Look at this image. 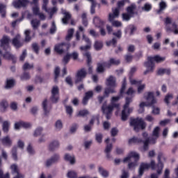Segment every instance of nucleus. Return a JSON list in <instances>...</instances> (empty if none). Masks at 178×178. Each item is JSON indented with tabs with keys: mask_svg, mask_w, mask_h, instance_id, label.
<instances>
[{
	"mask_svg": "<svg viewBox=\"0 0 178 178\" xmlns=\"http://www.w3.org/2000/svg\"><path fill=\"white\" fill-rule=\"evenodd\" d=\"M161 159H165V156H163V153L159 152L158 155V164L155 165V161L152 160L150 164L147 163H142L140 165L138 173L139 176L141 177L144 175L145 170H148L149 168L152 169V170H155L157 169L158 175H161L162 173V169H163V163L161 161Z\"/></svg>",
	"mask_w": 178,
	"mask_h": 178,
	"instance_id": "1",
	"label": "nucleus"
},
{
	"mask_svg": "<svg viewBox=\"0 0 178 178\" xmlns=\"http://www.w3.org/2000/svg\"><path fill=\"white\" fill-rule=\"evenodd\" d=\"M144 99L147 102H142L139 106L142 111H144V106H152V113L154 115H159L161 112V109L158 107H155L154 105L156 104V99L154 96L153 92H147L144 93L143 95Z\"/></svg>",
	"mask_w": 178,
	"mask_h": 178,
	"instance_id": "2",
	"label": "nucleus"
},
{
	"mask_svg": "<svg viewBox=\"0 0 178 178\" xmlns=\"http://www.w3.org/2000/svg\"><path fill=\"white\" fill-rule=\"evenodd\" d=\"M166 60V57H161L159 55H156L154 56H149L147 57V61L144 63V66L147 70L144 72V74H148V73H152L154 72V69L155 67V63H162V62H165Z\"/></svg>",
	"mask_w": 178,
	"mask_h": 178,
	"instance_id": "3",
	"label": "nucleus"
},
{
	"mask_svg": "<svg viewBox=\"0 0 178 178\" xmlns=\"http://www.w3.org/2000/svg\"><path fill=\"white\" fill-rule=\"evenodd\" d=\"M120 99V96L113 97L111 98V104L108 106L106 105V103H104L102 106V111L104 115H106V119H111L112 116V112H113V108H117L119 109V104H115V102H118Z\"/></svg>",
	"mask_w": 178,
	"mask_h": 178,
	"instance_id": "4",
	"label": "nucleus"
},
{
	"mask_svg": "<svg viewBox=\"0 0 178 178\" xmlns=\"http://www.w3.org/2000/svg\"><path fill=\"white\" fill-rule=\"evenodd\" d=\"M142 136L143 138H145V141L142 140V139H140L138 138L134 137L129 140V143L133 144V143H134L135 144H140L141 143H143V149L144 151H147L148 145L151 144V138H148V133L147 132H143Z\"/></svg>",
	"mask_w": 178,
	"mask_h": 178,
	"instance_id": "5",
	"label": "nucleus"
},
{
	"mask_svg": "<svg viewBox=\"0 0 178 178\" xmlns=\"http://www.w3.org/2000/svg\"><path fill=\"white\" fill-rule=\"evenodd\" d=\"M131 102H133V97H127L121 116V119L123 122H126V120H127V118H129V115L133 112V108H129Z\"/></svg>",
	"mask_w": 178,
	"mask_h": 178,
	"instance_id": "6",
	"label": "nucleus"
},
{
	"mask_svg": "<svg viewBox=\"0 0 178 178\" xmlns=\"http://www.w3.org/2000/svg\"><path fill=\"white\" fill-rule=\"evenodd\" d=\"M131 158L135 159L134 162H131L128 164L129 169H135L137 166V161L140 159V154L136 152H131L129 154L128 156L125 157L123 160L124 163L131 161Z\"/></svg>",
	"mask_w": 178,
	"mask_h": 178,
	"instance_id": "7",
	"label": "nucleus"
},
{
	"mask_svg": "<svg viewBox=\"0 0 178 178\" xmlns=\"http://www.w3.org/2000/svg\"><path fill=\"white\" fill-rule=\"evenodd\" d=\"M130 126H133L134 130L135 131H138L140 129L144 130V129H145V127H147V124H145L143 118H136L131 120Z\"/></svg>",
	"mask_w": 178,
	"mask_h": 178,
	"instance_id": "8",
	"label": "nucleus"
},
{
	"mask_svg": "<svg viewBox=\"0 0 178 178\" xmlns=\"http://www.w3.org/2000/svg\"><path fill=\"white\" fill-rule=\"evenodd\" d=\"M119 17V8L113 9V13L108 15V21L112 23L114 27H120L122 26V22L119 21H114L115 19Z\"/></svg>",
	"mask_w": 178,
	"mask_h": 178,
	"instance_id": "9",
	"label": "nucleus"
},
{
	"mask_svg": "<svg viewBox=\"0 0 178 178\" xmlns=\"http://www.w3.org/2000/svg\"><path fill=\"white\" fill-rule=\"evenodd\" d=\"M164 23L165 25V30L167 33H170L173 31L174 34H178V26L177 24H176V23H172V29L169 26V24H172V18L167 17L164 20Z\"/></svg>",
	"mask_w": 178,
	"mask_h": 178,
	"instance_id": "10",
	"label": "nucleus"
},
{
	"mask_svg": "<svg viewBox=\"0 0 178 178\" xmlns=\"http://www.w3.org/2000/svg\"><path fill=\"white\" fill-rule=\"evenodd\" d=\"M49 2V0H43V4L42 9V10H45L48 15H49V19H52V16L58 12V8L56 7H53L52 8H48L47 6H48V3Z\"/></svg>",
	"mask_w": 178,
	"mask_h": 178,
	"instance_id": "11",
	"label": "nucleus"
},
{
	"mask_svg": "<svg viewBox=\"0 0 178 178\" xmlns=\"http://www.w3.org/2000/svg\"><path fill=\"white\" fill-rule=\"evenodd\" d=\"M50 101L53 104H56L59 101V88L58 86H54L52 88Z\"/></svg>",
	"mask_w": 178,
	"mask_h": 178,
	"instance_id": "12",
	"label": "nucleus"
},
{
	"mask_svg": "<svg viewBox=\"0 0 178 178\" xmlns=\"http://www.w3.org/2000/svg\"><path fill=\"white\" fill-rule=\"evenodd\" d=\"M9 42H10V38L8 35H3L0 40V47L3 48V51H7V49H10L9 47Z\"/></svg>",
	"mask_w": 178,
	"mask_h": 178,
	"instance_id": "13",
	"label": "nucleus"
},
{
	"mask_svg": "<svg viewBox=\"0 0 178 178\" xmlns=\"http://www.w3.org/2000/svg\"><path fill=\"white\" fill-rule=\"evenodd\" d=\"M87 76V71L85 68H82L80 70H79L76 75V80L75 83L79 84V83L83 81V79H86Z\"/></svg>",
	"mask_w": 178,
	"mask_h": 178,
	"instance_id": "14",
	"label": "nucleus"
},
{
	"mask_svg": "<svg viewBox=\"0 0 178 178\" xmlns=\"http://www.w3.org/2000/svg\"><path fill=\"white\" fill-rule=\"evenodd\" d=\"M161 131V128L159 127H156L152 133V138H150V144H156V140L159 138V133Z\"/></svg>",
	"mask_w": 178,
	"mask_h": 178,
	"instance_id": "15",
	"label": "nucleus"
},
{
	"mask_svg": "<svg viewBox=\"0 0 178 178\" xmlns=\"http://www.w3.org/2000/svg\"><path fill=\"white\" fill-rule=\"evenodd\" d=\"M65 47L67 49H69V47H70V44H67L65 42L56 44L54 47V51L57 52V54H59L60 55H62L64 52Z\"/></svg>",
	"mask_w": 178,
	"mask_h": 178,
	"instance_id": "16",
	"label": "nucleus"
},
{
	"mask_svg": "<svg viewBox=\"0 0 178 178\" xmlns=\"http://www.w3.org/2000/svg\"><path fill=\"white\" fill-rule=\"evenodd\" d=\"M10 49L4 50L5 53L3 54L1 50H0V56H3L5 59H8V60H12L13 62H16V57L14 55H12L10 52H9Z\"/></svg>",
	"mask_w": 178,
	"mask_h": 178,
	"instance_id": "17",
	"label": "nucleus"
},
{
	"mask_svg": "<svg viewBox=\"0 0 178 178\" xmlns=\"http://www.w3.org/2000/svg\"><path fill=\"white\" fill-rule=\"evenodd\" d=\"M92 97H94V92H92V90L86 92L82 100L83 105H87L88 101H90Z\"/></svg>",
	"mask_w": 178,
	"mask_h": 178,
	"instance_id": "18",
	"label": "nucleus"
},
{
	"mask_svg": "<svg viewBox=\"0 0 178 178\" xmlns=\"http://www.w3.org/2000/svg\"><path fill=\"white\" fill-rule=\"evenodd\" d=\"M20 35L17 34L13 39L12 41V44L13 45H14V47L15 48H21V47H23V42H20Z\"/></svg>",
	"mask_w": 178,
	"mask_h": 178,
	"instance_id": "19",
	"label": "nucleus"
},
{
	"mask_svg": "<svg viewBox=\"0 0 178 178\" xmlns=\"http://www.w3.org/2000/svg\"><path fill=\"white\" fill-rule=\"evenodd\" d=\"M29 3V0H17L13 2V5L16 8H24Z\"/></svg>",
	"mask_w": 178,
	"mask_h": 178,
	"instance_id": "20",
	"label": "nucleus"
},
{
	"mask_svg": "<svg viewBox=\"0 0 178 178\" xmlns=\"http://www.w3.org/2000/svg\"><path fill=\"white\" fill-rule=\"evenodd\" d=\"M10 169L12 171V173L13 175H16L14 178H23V175H22L20 172H19V168L16 165V164H13L10 166Z\"/></svg>",
	"mask_w": 178,
	"mask_h": 178,
	"instance_id": "21",
	"label": "nucleus"
},
{
	"mask_svg": "<svg viewBox=\"0 0 178 178\" xmlns=\"http://www.w3.org/2000/svg\"><path fill=\"white\" fill-rule=\"evenodd\" d=\"M84 56H86L87 58V65L88 66V73L89 74H92V66L91 65V54L90 52H86L84 54Z\"/></svg>",
	"mask_w": 178,
	"mask_h": 178,
	"instance_id": "22",
	"label": "nucleus"
},
{
	"mask_svg": "<svg viewBox=\"0 0 178 178\" xmlns=\"http://www.w3.org/2000/svg\"><path fill=\"white\" fill-rule=\"evenodd\" d=\"M60 144L58 140L51 141L48 145L49 151H55V149H58L59 148Z\"/></svg>",
	"mask_w": 178,
	"mask_h": 178,
	"instance_id": "23",
	"label": "nucleus"
},
{
	"mask_svg": "<svg viewBox=\"0 0 178 178\" xmlns=\"http://www.w3.org/2000/svg\"><path fill=\"white\" fill-rule=\"evenodd\" d=\"M83 40L88 44V45L82 46L80 47L81 51H87V49H90L91 48V40L90 38L86 36V35H83Z\"/></svg>",
	"mask_w": 178,
	"mask_h": 178,
	"instance_id": "24",
	"label": "nucleus"
},
{
	"mask_svg": "<svg viewBox=\"0 0 178 178\" xmlns=\"http://www.w3.org/2000/svg\"><path fill=\"white\" fill-rule=\"evenodd\" d=\"M105 67H108V64L106 62L97 63V73H104L105 72Z\"/></svg>",
	"mask_w": 178,
	"mask_h": 178,
	"instance_id": "25",
	"label": "nucleus"
},
{
	"mask_svg": "<svg viewBox=\"0 0 178 178\" xmlns=\"http://www.w3.org/2000/svg\"><path fill=\"white\" fill-rule=\"evenodd\" d=\"M106 86L108 87H116V78L113 76H110L106 79Z\"/></svg>",
	"mask_w": 178,
	"mask_h": 178,
	"instance_id": "26",
	"label": "nucleus"
},
{
	"mask_svg": "<svg viewBox=\"0 0 178 178\" xmlns=\"http://www.w3.org/2000/svg\"><path fill=\"white\" fill-rule=\"evenodd\" d=\"M108 67H111L112 65L117 66L120 64V60L118 58H111L108 62H106Z\"/></svg>",
	"mask_w": 178,
	"mask_h": 178,
	"instance_id": "27",
	"label": "nucleus"
},
{
	"mask_svg": "<svg viewBox=\"0 0 178 178\" xmlns=\"http://www.w3.org/2000/svg\"><path fill=\"white\" fill-rule=\"evenodd\" d=\"M62 13L64 15V17L62 19V22L63 24H67V22L70 20V17H72V15H70V13L64 11L63 9L62 10Z\"/></svg>",
	"mask_w": 178,
	"mask_h": 178,
	"instance_id": "28",
	"label": "nucleus"
},
{
	"mask_svg": "<svg viewBox=\"0 0 178 178\" xmlns=\"http://www.w3.org/2000/svg\"><path fill=\"white\" fill-rule=\"evenodd\" d=\"M93 23L96 27H102L105 24V22L102 21L99 17H94Z\"/></svg>",
	"mask_w": 178,
	"mask_h": 178,
	"instance_id": "29",
	"label": "nucleus"
},
{
	"mask_svg": "<svg viewBox=\"0 0 178 178\" xmlns=\"http://www.w3.org/2000/svg\"><path fill=\"white\" fill-rule=\"evenodd\" d=\"M1 141L3 145H6V147H11L12 146V140L9 136H6L1 139Z\"/></svg>",
	"mask_w": 178,
	"mask_h": 178,
	"instance_id": "30",
	"label": "nucleus"
},
{
	"mask_svg": "<svg viewBox=\"0 0 178 178\" xmlns=\"http://www.w3.org/2000/svg\"><path fill=\"white\" fill-rule=\"evenodd\" d=\"M32 3L35 5V7L33 8V15L38 16V15L40 13V7H38V5H37V3H38V0H33Z\"/></svg>",
	"mask_w": 178,
	"mask_h": 178,
	"instance_id": "31",
	"label": "nucleus"
},
{
	"mask_svg": "<svg viewBox=\"0 0 178 178\" xmlns=\"http://www.w3.org/2000/svg\"><path fill=\"white\" fill-rule=\"evenodd\" d=\"M65 161H67V162H70L71 165H74L76 160L74 159V156L69 154H65L64 156Z\"/></svg>",
	"mask_w": 178,
	"mask_h": 178,
	"instance_id": "32",
	"label": "nucleus"
},
{
	"mask_svg": "<svg viewBox=\"0 0 178 178\" xmlns=\"http://www.w3.org/2000/svg\"><path fill=\"white\" fill-rule=\"evenodd\" d=\"M42 105L44 115H48V113H49V111H51V108L48 107V101L47 99H44Z\"/></svg>",
	"mask_w": 178,
	"mask_h": 178,
	"instance_id": "33",
	"label": "nucleus"
},
{
	"mask_svg": "<svg viewBox=\"0 0 178 178\" xmlns=\"http://www.w3.org/2000/svg\"><path fill=\"white\" fill-rule=\"evenodd\" d=\"M167 5L165 1H161L159 3V9L156 10V13L157 15H161V13H162V12H163V10H165V9H166L167 8Z\"/></svg>",
	"mask_w": 178,
	"mask_h": 178,
	"instance_id": "34",
	"label": "nucleus"
},
{
	"mask_svg": "<svg viewBox=\"0 0 178 178\" xmlns=\"http://www.w3.org/2000/svg\"><path fill=\"white\" fill-rule=\"evenodd\" d=\"M8 104L6 100H2L0 102V109L1 112H5L6 111V108H8Z\"/></svg>",
	"mask_w": 178,
	"mask_h": 178,
	"instance_id": "35",
	"label": "nucleus"
},
{
	"mask_svg": "<svg viewBox=\"0 0 178 178\" xmlns=\"http://www.w3.org/2000/svg\"><path fill=\"white\" fill-rule=\"evenodd\" d=\"M31 24L33 29L35 30L36 29H38V27L40 26V20L35 19L31 20Z\"/></svg>",
	"mask_w": 178,
	"mask_h": 178,
	"instance_id": "36",
	"label": "nucleus"
},
{
	"mask_svg": "<svg viewBox=\"0 0 178 178\" xmlns=\"http://www.w3.org/2000/svg\"><path fill=\"white\" fill-rule=\"evenodd\" d=\"M115 92H116L115 89L111 88H107L104 90V97L108 98V97H109V94H111V93L114 94Z\"/></svg>",
	"mask_w": 178,
	"mask_h": 178,
	"instance_id": "37",
	"label": "nucleus"
},
{
	"mask_svg": "<svg viewBox=\"0 0 178 178\" xmlns=\"http://www.w3.org/2000/svg\"><path fill=\"white\" fill-rule=\"evenodd\" d=\"M99 172L103 177H108L109 176V172L102 167L99 168Z\"/></svg>",
	"mask_w": 178,
	"mask_h": 178,
	"instance_id": "38",
	"label": "nucleus"
},
{
	"mask_svg": "<svg viewBox=\"0 0 178 178\" xmlns=\"http://www.w3.org/2000/svg\"><path fill=\"white\" fill-rule=\"evenodd\" d=\"M135 10H136V5L134 4L131 5L127 8V13L131 15V16H133V15H134Z\"/></svg>",
	"mask_w": 178,
	"mask_h": 178,
	"instance_id": "39",
	"label": "nucleus"
},
{
	"mask_svg": "<svg viewBox=\"0 0 178 178\" xmlns=\"http://www.w3.org/2000/svg\"><path fill=\"white\" fill-rule=\"evenodd\" d=\"M74 33V29H71L68 30L67 35L65 38L66 41H70L72 40Z\"/></svg>",
	"mask_w": 178,
	"mask_h": 178,
	"instance_id": "40",
	"label": "nucleus"
},
{
	"mask_svg": "<svg viewBox=\"0 0 178 178\" xmlns=\"http://www.w3.org/2000/svg\"><path fill=\"white\" fill-rule=\"evenodd\" d=\"M89 2H91L92 5L90 7V13L94 15L95 13V7L97 6V2L95 0H88Z\"/></svg>",
	"mask_w": 178,
	"mask_h": 178,
	"instance_id": "41",
	"label": "nucleus"
},
{
	"mask_svg": "<svg viewBox=\"0 0 178 178\" xmlns=\"http://www.w3.org/2000/svg\"><path fill=\"white\" fill-rule=\"evenodd\" d=\"M81 19H82V24L85 27H87L88 26V21L87 20V13H83L81 15Z\"/></svg>",
	"mask_w": 178,
	"mask_h": 178,
	"instance_id": "42",
	"label": "nucleus"
},
{
	"mask_svg": "<svg viewBox=\"0 0 178 178\" xmlns=\"http://www.w3.org/2000/svg\"><path fill=\"white\" fill-rule=\"evenodd\" d=\"M10 126V123L8 121H5L3 122V131L4 133H8L9 131V127Z\"/></svg>",
	"mask_w": 178,
	"mask_h": 178,
	"instance_id": "43",
	"label": "nucleus"
},
{
	"mask_svg": "<svg viewBox=\"0 0 178 178\" xmlns=\"http://www.w3.org/2000/svg\"><path fill=\"white\" fill-rule=\"evenodd\" d=\"M152 9V4L149 3H145L144 6L142 7V10H144L145 12H149Z\"/></svg>",
	"mask_w": 178,
	"mask_h": 178,
	"instance_id": "44",
	"label": "nucleus"
},
{
	"mask_svg": "<svg viewBox=\"0 0 178 178\" xmlns=\"http://www.w3.org/2000/svg\"><path fill=\"white\" fill-rule=\"evenodd\" d=\"M42 130H44V129H42L41 127L36 128L33 133L34 137H38V136H41V134H42Z\"/></svg>",
	"mask_w": 178,
	"mask_h": 178,
	"instance_id": "45",
	"label": "nucleus"
},
{
	"mask_svg": "<svg viewBox=\"0 0 178 178\" xmlns=\"http://www.w3.org/2000/svg\"><path fill=\"white\" fill-rule=\"evenodd\" d=\"M15 86V80L8 79L6 85V88L9 89L12 88Z\"/></svg>",
	"mask_w": 178,
	"mask_h": 178,
	"instance_id": "46",
	"label": "nucleus"
},
{
	"mask_svg": "<svg viewBox=\"0 0 178 178\" xmlns=\"http://www.w3.org/2000/svg\"><path fill=\"white\" fill-rule=\"evenodd\" d=\"M106 143H107V145L105 149V152H111L112 151V144L111 143H109V138L106 139Z\"/></svg>",
	"mask_w": 178,
	"mask_h": 178,
	"instance_id": "47",
	"label": "nucleus"
},
{
	"mask_svg": "<svg viewBox=\"0 0 178 178\" xmlns=\"http://www.w3.org/2000/svg\"><path fill=\"white\" fill-rule=\"evenodd\" d=\"M88 113H90V112L88 110H81L79 111L76 116L78 117L81 116L82 118H84V116H87Z\"/></svg>",
	"mask_w": 178,
	"mask_h": 178,
	"instance_id": "48",
	"label": "nucleus"
},
{
	"mask_svg": "<svg viewBox=\"0 0 178 178\" xmlns=\"http://www.w3.org/2000/svg\"><path fill=\"white\" fill-rule=\"evenodd\" d=\"M55 127L56 130H58V131L62 129V127H63V124L62 123V121L60 120H58L56 122Z\"/></svg>",
	"mask_w": 178,
	"mask_h": 178,
	"instance_id": "49",
	"label": "nucleus"
},
{
	"mask_svg": "<svg viewBox=\"0 0 178 178\" xmlns=\"http://www.w3.org/2000/svg\"><path fill=\"white\" fill-rule=\"evenodd\" d=\"M95 49H96V51H100V49H102V42H99V41H96L95 42Z\"/></svg>",
	"mask_w": 178,
	"mask_h": 178,
	"instance_id": "50",
	"label": "nucleus"
},
{
	"mask_svg": "<svg viewBox=\"0 0 178 178\" xmlns=\"http://www.w3.org/2000/svg\"><path fill=\"white\" fill-rule=\"evenodd\" d=\"M173 99V95L172 94H168L164 99V102H165V104L167 105H169V104H170V100Z\"/></svg>",
	"mask_w": 178,
	"mask_h": 178,
	"instance_id": "51",
	"label": "nucleus"
},
{
	"mask_svg": "<svg viewBox=\"0 0 178 178\" xmlns=\"http://www.w3.org/2000/svg\"><path fill=\"white\" fill-rule=\"evenodd\" d=\"M50 159L52 161V162L54 163H58V162H59V159H60V156H59V154H54V156H52Z\"/></svg>",
	"mask_w": 178,
	"mask_h": 178,
	"instance_id": "52",
	"label": "nucleus"
},
{
	"mask_svg": "<svg viewBox=\"0 0 178 178\" xmlns=\"http://www.w3.org/2000/svg\"><path fill=\"white\" fill-rule=\"evenodd\" d=\"M20 79L22 81L30 80V74L29 72H24L21 75Z\"/></svg>",
	"mask_w": 178,
	"mask_h": 178,
	"instance_id": "53",
	"label": "nucleus"
},
{
	"mask_svg": "<svg viewBox=\"0 0 178 178\" xmlns=\"http://www.w3.org/2000/svg\"><path fill=\"white\" fill-rule=\"evenodd\" d=\"M34 67V64H29V63H25L23 65V70H30Z\"/></svg>",
	"mask_w": 178,
	"mask_h": 178,
	"instance_id": "54",
	"label": "nucleus"
},
{
	"mask_svg": "<svg viewBox=\"0 0 178 178\" xmlns=\"http://www.w3.org/2000/svg\"><path fill=\"white\" fill-rule=\"evenodd\" d=\"M60 73V68H59V67H56L54 70V80L55 81H57L58 80V77H59V74Z\"/></svg>",
	"mask_w": 178,
	"mask_h": 178,
	"instance_id": "55",
	"label": "nucleus"
},
{
	"mask_svg": "<svg viewBox=\"0 0 178 178\" xmlns=\"http://www.w3.org/2000/svg\"><path fill=\"white\" fill-rule=\"evenodd\" d=\"M12 156H13L14 161H17V147L13 148Z\"/></svg>",
	"mask_w": 178,
	"mask_h": 178,
	"instance_id": "56",
	"label": "nucleus"
},
{
	"mask_svg": "<svg viewBox=\"0 0 178 178\" xmlns=\"http://www.w3.org/2000/svg\"><path fill=\"white\" fill-rule=\"evenodd\" d=\"M30 30H26L25 31V41L26 42H29L30 41H31V37H30Z\"/></svg>",
	"mask_w": 178,
	"mask_h": 178,
	"instance_id": "57",
	"label": "nucleus"
},
{
	"mask_svg": "<svg viewBox=\"0 0 178 178\" xmlns=\"http://www.w3.org/2000/svg\"><path fill=\"white\" fill-rule=\"evenodd\" d=\"M67 176L68 178H77V173L74 171H70L67 172Z\"/></svg>",
	"mask_w": 178,
	"mask_h": 178,
	"instance_id": "58",
	"label": "nucleus"
},
{
	"mask_svg": "<svg viewBox=\"0 0 178 178\" xmlns=\"http://www.w3.org/2000/svg\"><path fill=\"white\" fill-rule=\"evenodd\" d=\"M130 83L132 86H140L141 84V81H137L136 79H131V76H130Z\"/></svg>",
	"mask_w": 178,
	"mask_h": 178,
	"instance_id": "59",
	"label": "nucleus"
},
{
	"mask_svg": "<svg viewBox=\"0 0 178 178\" xmlns=\"http://www.w3.org/2000/svg\"><path fill=\"white\" fill-rule=\"evenodd\" d=\"M32 48L35 54H38V52L40 51V46H38V44L37 43H33Z\"/></svg>",
	"mask_w": 178,
	"mask_h": 178,
	"instance_id": "60",
	"label": "nucleus"
},
{
	"mask_svg": "<svg viewBox=\"0 0 178 178\" xmlns=\"http://www.w3.org/2000/svg\"><path fill=\"white\" fill-rule=\"evenodd\" d=\"M131 19V15L129 13H123L122 14V19L125 20V22H129Z\"/></svg>",
	"mask_w": 178,
	"mask_h": 178,
	"instance_id": "61",
	"label": "nucleus"
},
{
	"mask_svg": "<svg viewBox=\"0 0 178 178\" xmlns=\"http://www.w3.org/2000/svg\"><path fill=\"white\" fill-rule=\"evenodd\" d=\"M56 32V24H55V22H53L51 24V27L50 29V34H55Z\"/></svg>",
	"mask_w": 178,
	"mask_h": 178,
	"instance_id": "62",
	"label": "nucleus"
},
{
	"mask_svg": "<svg viewBox=\"0 0 178 178\" xmlns=\"http://www.w3.org/2000/svg\"><path fill=\"white\" fill-rule=\"evenodd\" d=\"M95 140L99 144L102 143V134H96L95 135Z\"/></svg>",
	"mask_w": 178,
	"mask_h": 178,
	"instance_id": "63",
	"label": "nucleus"
},
{
	"mask_svg": "<svg viewBox=\"0 0 178 178\" xmlns=\"http://www.w3.org/2000/svg\"><path fill=\"white\" fill-rule=\"evenodd\" d=\"M145 89V84L138 85V94H142L143 91Z\"/></svg>",
	"mask_w": 178,
	"mask_h": 178,
	"instance_id": "64",
	"label": "nucleus"
}]
</instances>
